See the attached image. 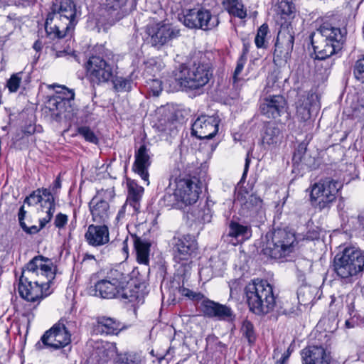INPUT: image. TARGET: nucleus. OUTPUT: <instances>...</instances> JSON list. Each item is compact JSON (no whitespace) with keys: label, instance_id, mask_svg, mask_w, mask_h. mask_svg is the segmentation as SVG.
<instances>
[{"label":"nucleus","instance_id":"obj_1","mask_svg":"<svg viewBox=\"0 0 364 364\" xmlns=\"http://www.w3.org/2000/svg\"><path fill=\"white\" fill-rule=\"evenodd\" d=\"M55 272L56 267L50 259L41 255L34 257L22 270L18 285L20 296L29 302L47 296Z\"/></svg>","mask_w":364,"mask_h":364},{"label":"nucleus","instance_id":"obj_2","mask_svg":"<svg viewBox=\"0 0 364 364\" xmlns=\"http://www.w3.org/2000/svg\"><path fill=\"white\" fill-rule=\"evenodd\" d=\"M77 23V11L72 0H60L53 4L46 20L45 29L51 38H63Z\"/></svg>","mask_w":364,"mask_h":364},{"label":"nucleus","instance_id":"obj_3","mask_svg":"<svg viewBox=\"0 0 364 364\" xmlns=\"http://www.w3.org/2000/svg\"><path fill=\"white\" fill-rule=\"evenodd\" d=\"M346 31L325 21L309 38L316 58L318 60L326 59L341 50L345 41Z\"/></svg>","mask_w":364,"mask_h":364},{"label":"nucleus","instance_id":"obj_4","mask_svg":"<svg viewBox=\"0 0 364 364\" xmlns=\"http://www.w3.org/2000/svg\"><path fill=\"white\" fill-rule=\"evenodd\" d=\"M250 310L257 315L272 311L276 306L273 287L267 280H254L245 287Z\"/></svg>","mask_w":364,"mask_h":364},{"label":"nucleus","instance_id":"obj_5","mask_svg":"<svg viewBox=\"0 0 364 364\" xmlns=\"http://www.w3.org/2000/svg\"><path fill=\"white\" fill-rule=\"evenodd\" d=\"M333 270L340 278L351 282L364 270V252L354 246L345 247L335 256Z\"/></svg>","mask_w":364,"mask_h":364},{"label":"nucleus","instance_id":"obj_6","mask_svg":"<svg viewBox=\"0 0 364 364\" xmlns=\"http://www.w3.org/2000/svg\"><path fill=\"white\" fill-rule=\"evenodd\" d=\"M169 188L163 197L164 203L167 206H173L181 202L185 205H191L196 203L201 193L199 181L196 178L183 177L176 178L175 188Z\"/></svg>","mask_w":364,"mask_h":364},{"label":"nucleus","instance_id":"obj_7","mask_svg":"<svg viewBox=\"0 0 364 364\" xmlns=\"http://www.w3.org/2000/svg\"><path fill=\"white\" fill-rule=\"evenodd\" d=\"M173 260L177 263V271L186 276L191 270V259L198 249L196 240L190 235L173 237L171 241Z\"/></svg>","mask_w":364,"mask_h":364},{"label":"nucleus","instance_id":"obj_8","mask_svg":"<svg viewBox=\"0 0 364 364\" xmlns=\"http://www.w3.org/2000/svg\"><path fill=\"white\" fill-rule=\"evenodd\" d=\"M297 244L294 232L279 229L273 232L271 240L267 241L263 251L272 258H286L295 251Z\"/></svg>","mask_w":364,"mask_h":364},{"label":"nucleus","instance_id":"obj_9","mask_svg":"<svg viewBox=\"0 0 364 364\" xmlns=\"http://www.w3.org/2000/svg\"><path fill=\"white\" fill-rule=\"evenodd\" d=\"M341 188L340 183L330 178L315 183L311 187L310 200L312 205L319 210L329 207L336 200Z\"/></svg>","mask_w":364,"mask_h":364},{"label":"nucleus","instance_id":"obj_10","mask_svg":"<svg viewBox=\"0 0 364 364\" xmlns=\"http://www.w3.org/2000/svg\"><path fill=\"white\" fill-rule=\"evenodd\" d=\"M181 20L184 26L189 28L203 31L213 29L219 24L218 16L212 15L210 10L204 8L185 10Z\"/></svg>","mask_w":364,"mask_h":364},{"label":"nucleus","instance_id":"obj_11","mask_svg":"<svg viewBox=\"0 0 364 364\" xmlns=\"http://www.w3.org/2000/svg\"><path fill=\"white\" fill-rule=\"evenodd\" d=\"M146 33L148 43L158 50L180 36L179 29L164 21L148 24Z\"/></svg>","mask_w":364,"mask_h":364},{"label":"nucleus","instance_id":"obj_12","mask_svg":"<svg viewBox=\"0 0 364 364\" xmlns=\"http://www.w3.org/2000/svg\"><path fill=\"white\" fill-rule=\"evenodd\" d=\"M183 76L185 89L196 90L205 85L212 75L210 66L204 63H194L189 67L180 65Z\"/></svg>","mask_w":364,"mask_h":364},{"label":"nucleus","instance_id":"obj_13","mask_svg":"<svg viewBox=\"0 0 364 364\" xmlns=\"http://www.w3.org/2000/svg\"><path fill=\"white\" fill-rule=\"evenodd\" d=\"M126 274L121 269H111L105 279L95 285V295L103 299H113L119 296V289L125 283Z\"/></svg>","mask_w":364,"mask_h":364},{"label":"nucleus","instance_id":"obj_14","mask_svg":"<svg viewBox=\"0 0 364 364\" xmlns=\"http://www.w3.org/2000/svg\"><path fill=\"white\" fill-rule=\"evenodd\" d=\"M86 74L94 85H100L112 80L113 66L100 55H92L85 64Z\"/></svg>","mask_w":364,"mask_h":364},{"label":"nucleus","instance_id":"obj_15","mask_svg":"<svg viewBox=\"0 0 364 364\" xmlns=\"http://www.w3.org/2000/svg\"><path fill=\"white\" fill-rule=\"evenodd\" d=\"M24 203L28 205L41 203V210L38 213H46L44 217L39 218L41 228H44L50 221L55 210L54 198L51 192L47 188H38L33 191L26 198Z\"/></svg>","mask_w":364,"mask_h":364},{"label":"nucleus","instance_id":"obj_16","mask_svg":"<svg viewBox=\"0 0 364 364\" xmlns=\"http://www.w3.org/2000/svg\"><path fill=\"white\" fill-rule=\"evenodd\" d=\"M41 341L45 346L58 349L70 343V333L64 321L60 320L43 334Z\"/></svg>","mask_w":364,"mask_h":364},{"label":"nucleus","instance_id":"obj_17","mask_svg":"<svg viewBox=\"0 0 364 364\" xmlns=\"http://www.w3.org/2000/svg\"><path fill=\"white\" fill-rule=\"evenodd\" d=\"M220 120L215 116L201 115L192 124V134L200 139H209L218 132Z\"/></svg>","mask_w":364,"mask_h":364},{"label":"nucleus","instance_id":"obj_18","mask_svg":"<svg viewBox=\"0 0 364 364\" xmlns=\"http://www.w3.org/2000/svg\"><path fill=\"white\" fill-rule=\"evenodd\" d=\"M295 35L296 29L294 22L285 21L282 23L277 34L276 50L281 48L282 49L281 52L286 54L291 53L294 48Z\"/></svg>","mask_w":364,"mask_h":364},{"label":"nucleus","instance_id":"obj_19","mask_svg":"<svg viewBox=\"0 0 364 364\" xmlns=\"http://www.w3.org/2000/svg\"><path fill=\"white\" fill-rule=\"evenodd\" d=\"M320 109L318 96L314 92H308L302 95L296 105V115L301 121L310 119L311 113Z\"/></svg>","mask_w":364,"mask_h":364},{"label":"nucleus","instance_id":"obj_20","mask_svg":"<svg viewBox=\"0 0 364 364\" xmlns=\"http://www.w3.org/2000/svg\"><path fill=\"white\" fill-rule=\"evenodd\" d=\"M286 107V100L281 95H272L262 100L259 109L262 115L269 119H276L281 116Z\"/></svg>","mask_w":364,"mask_h":364},{"label":"nucleus","instance_id":"obj_21","mask_svg":"<svg viewBox=\"0 0 364 364\" xmlns=\"http://www.w3.org/2000/svg\"><path fill=\"white\" fill-rule=\"evenodd\" d=\"M135 161L133 165V170L144 181L146 186L149 185V174L148 168L151 165V158L149 149L146 145H141L138 150L135 151Z\"/></svg>","mask_w":364,"mask_h":364},{"label":"nucleus","instance_id":"obj_22","mask_svg":"<svg viewBox=\"0 0 364 364\" xmlns=\"http://www.w3.org/2000/svg\"><path fill=\"white\" fill-rule=\"evenodd\" d=\"M303 364H330L331 355L323 347L309 346L301 351Z\"/></svg>","mask_w":364,"mask_h":364},{"label":"nucleus","instance_id":"obj_23","mask_svg":"<svg viewBox=\"0 0 364 364\" xmlns=\"http://www.w3.org/2000/svg\"><path fill=\"white\" fill-rule=\"evenodd\" d=\"M50 117L55 121H61L70 117L71 105L60 97H50L46 104Z\"/></svg>","mask_w":364,"mask_h":364},{"label":"nucleus","instance_id":"obj_24","mask_svg":"<svg viewBox=\"0 0 364 364\" xmlns=\"http://www.w3.org/2000/svg\"><path fill=\"white\" fill-rule=\"evenodd\" d=\"M85 238L89 245L99 247L109 241V229L106 225H90L85 234Z\"/></svg>","mask_w":364,"mask_h":364},{"label":"nucleus","instance_id":"obj_25","mask_svg":"<svg viewBox=\"0 0 364 364\" xmlns=\"http://www.w3.org/2000/svg\"><path fill=\"white\" fill-rule=\"evenodd\" d=\"M89 207L94 222L102 223L109 219L111 212L107 201L95 196L90 200Z\"/></svg>","mask_w":364,"mask_h":364},{"label":"nucleus","instance_id":"obj_26","mask_svg":"<svg viewBox=\"0 0 364 364\" xmlns=\"http://www.w3.org/2000/svg\"><path fill=\"white\" fill-rule=\"evenodd\" d=\"M283 134L278 126L273 122L267 123L262 135V144L268 148H274L282 143Z\"/></svg>","mask_w":364,"mask_h":364},{"label":"nucleus","instance_id":"obj_27","mask_svg":"<svg viewBox=\"0 0 364 364\" xmlns=\"http://www.w3.org/2000/svg\"><path fill=\"white\" fill-rule=\"evenodd\" d=\"M136 260L139 263L148 264L149 262L151 243L146 239L132 235Z\"/></svg>","mask_w":364,"mask_h":364},{"label":"nucleus","instance_id":"obj_28","mask_svg":"<svg viewBox=\"0 0 364 364\" xmlns=\"http://www.w3.org/2000/svg\"><path fill=\"white\" fill-rule=\"evenodd\" d=\"M129 275L126 274L125 283L119 289L117 298L127 300L129 302L140 301L139 287L133 282H129Z\"/></svg>","mask_w":364,"mask_h":364},{"label":"nucleus","instance_id":"obj_29","mask_svg":"<svg viewBox=\"0 0 364 364\" xmlns=\"http://www.w3.org/2000/svg\"><path fill=\"white\" fill-rule=\"evenodd\" d=\"M121 330L120 323L109 317H99L97 320L95 331L98 333L108 334H117Z\"/></svg>","mask_w":364,"mask_h":364},{"label":"nucleus","instance_id":"obj_30","mask_svg":"<svg viewBox=\"0 0 364 364\" xmlns=\"http://www.w3.org/2000/svg\"><path fill=\"white\" fill-rule=\"evenodd\" d=\"M128 196L127 202L133 205L134 210H139L140 200L144 193V188L139 186L134 181H127Z\"/></svg>","mask_w":364,"mask_h":364},{"label":"nucleus","instance_id":"obj_31","mask_svg":"<svg viewBox=\"0 0 364 364\" xmlns=\"http://www.w3.org/2000/svg\"><path fill=\"white\" fill-rule=\"evenodd\" d=\"M178 73L183 74L181 65H179L172 73L166 77L164 83V87L167 92H175L180 89H185L184 77L179 76Z\"/></svg>","mask_w":364,"mask_h":364},{"label":"nucleus","instance_id":"obj_32","mask_svg":"<svg viewBox=\"0 0 364 364\" xmlns=\"http://www.w3.org/2000/svg\"><path fill=\"white\" fill-rule=\"evenodd\" d=\"M228 235L236 240L237 242H243L252 236L250 227L231 222L229 225Z\"/></svg>","mask_w":364,"mask_h":364},{"label":"nucleus","instance_id":"obj_33","mask_svg":"<svg viewBox=\"0 0 364 364\" xmlns=\"http://www.w3.org/2000/svg\"><path fill=\"white\" fill-rule=\"evenodd\" d=\"M223 5L229 14L240 18H244L247 16L246 10L240 0H224Z\"/></svg>","mask_w":364,"mask_h":364},{"label":"nucleus","instance_id":"obj_34","mask_svg":"<svg viewBox=\"0 0 364 364\" xmlns=\"http://www.w3.org/2000/svg\"><path fill=\"white\" fill-rule=\"evenodd\" d=\"M97 353L102 363L107 362L109 360L114 358L117 355V348L114 343H106L101 348H98Z\"/></svg>","mask_w":364,"mask_h":364},{"label":"nucleus","instance_id":"obj_35","mask_svg":"<svg viewBox=\"0 0 364 364\" xmlns=\"http://www.w3.org/2000/svg\"><path fill=\"white\" fill-rule=\"evenodd\" d=\"M164 68V64L161 61L155 58H150L145 63L144 74L146 77H155Z\"/></svg>","mask_w":364,"mask_h":364},{"label":"nucleus","instance_id":"obj_36","mask_svg":"<svg viewBox=\"0 0 364 364\" xmlns=\"http://www.w3.org/2000/svg\"><path fill=\"white\" fill-rule=\"evenodd\" d=\"M219 303L205 298L200 303V309L201 312L207 317L214 318L215 316Z\"/></svg>","mask_w":364,"mask_h":364},{"label":"nucleus","instance_id":"obj_37","mask_svg":"<svg viewBox=\"0 0 364 364\" xmlns=\"http://www.w3.org/2000/svg\"><path fill=\"white\" fill-rule=\"evenodd\" d=\"M233 311L226 305L219 304L214 318L218 320L232 321L235 319Z\"/></svg>","mask_w":364,"mask_h":364},{"label":"nucleus","instance_id":"obj_38","mask_svg":"<svg viewBox=\"0 0 364 364\" xmlns=\"http://www.w3.org/2000/svg\"><path fill=\"white\" fill-rule=\"evenodd\" d=\"M53 87H57L56 95L53 96L52 97H60L63 101H67L69 105H71L70 102L75 98V92L73 90L68 89L65 86L61 85H52Z\"/></svg>","mask_w":364,"mask_h":364},{"label":"nucleus","instance_id":"obj_39","mask_svg":"<svg viewBox=\"0 0 364 364\" xmlns=\"http://www.w3.org/2000/svg\"><path fill=\"white\" fill-rule=\"evenodd\" d=\"M277 6V11L282 15L289 16L295 11L292 0H274Z\"/></svg>","mask_w":364,"mask_h":364},{"label":"nucleus","instance_id":"obj_40","mask_svg":"<svg viewBox=\"0 0 364 364\" xmlns=\"http://www.w3.org/2000/svg\"><path fill=\"white\" fill-rule=\"evenodd\" d=\"M269 33V28L266 23L262 24L257 30V33L255 36V43L258 48H266L267 41L266 37Z\"/></svg>","mask_w":364,"mask_h":364},{"label":"nucleus","instance_id":"obj_41","mask_svg":"<svg viewBox=\"0 0 364 364\" xmlns=\"http://www.w3.org/2000/svg\"><path fill=\"white\" fill-rule=\"evenodd\" d=\"M241 333L245 336L250 343L255 342L256 335L253 324L248 320H245L242 322L241 327Z\"/></svg>","mask_w":364,"mask_h":364},{"label":"nucleus","instance_id":"obj_42","mask_svg":"<svg viewBox=\"0 0 364 364\" xmlns=\"http://www.w3.org/2000/svg\"><path fill=\"white\" fill-rule=\"evenodd\" d=\"M178 292L181 296L188 298L193 302H202V301L205 298L202 293L194 291L184 287H181L178 289Z\"/></svg>","mask_w":364,"mask_h":364},{"label":"nucleus","instance_id":"obj_43","mask_svg":"<svg viewBox=\"0 0 364 364\" xmlns=\"http://www.w3.org/2000/svg\"><path fill=\"white\" fill-rule=\"evenodd\" d=\"M240 200L244 203L243 205L248 209L258 208L262 206V200L256 195L251 194L246 196H241Z\"/></svg>","mask_w":364,"mask_h":364},{"label":"nucleus","instance_id":"obj_44","mask_svg":"<svg viewBox=\"0 0 364 364\" xmlns=\"http://www.w3.org/2000/svg\"><path fill=\"white\" fill-rule=\"evenodd\" d=\"M139 212V210H134L133 205H131L128 202H125V203L121 207L118 213L116 216L115 220L117 223H122L123 220L125 218L126 215H134Z\"/></svg>","mask_w":364,"mask_h":364},{"label":"nucleus","instance_id":"obj_45","mask_svg":"<svg viewBox=\"0 0 364 364\" xmlns=\"http://www.w3.org/2000/svg\"><path fill=\"white\" fill-rule=\"evenodd\" d=\"M23 77V73H17L13 74L8 80L6 87L9 92H16L18 90Z\"/></svg>","mask_w":364,"mask_h":364},{"label":"nucleus","instance_id":"obj_46","mask_svg":"<svg viewBox=\"0 0 364 364\" xmlns=\"http://www.w3.org/2000/svg\"><path fill=\"white\" fill-rule=\"evenodd\" d=\"M355 78L361 83H364V55L358 58L353 67Z\"/></svg>","mask_w":364,"mask_h":364},{"label":"nucleus","instance_id":"obj_47","mask_svg":"<svg viewBox=\"0 0 364 364\" xmlns=\"http://www.w3.org/2000/svg\"><path fill=\"white\" fill-rule=\"evenodd\" d=\"M120 362L124 364H145V360L140 353H132L125 354L120 358Z\"/></svg>","mask_w":364,"mask_h":364},{"label":"nucleus","instance_id":"obj_48","mask_svg":"<svg viewBox=\"0 0 364 364\" xmlns=\"http://www.w3.org/2000/svg\"><path fill=\"white\" fill-rule=\"evenodd\" d=\"M113 81L114 87L118 92L129 91L131 89V80L122 77H116Z\"/></svg>","mask_w":364,"mask_h":364},{"label":"nucleus","instance_id":"obj_49","mask_svg":"<svg viewBox=\"0 0 364 364\" xmlns=\"http://www.w3.org/2000/svg\"><path fill=\"white\" fill-rule=\"evenodd\" d=\"M146 86L155 96H158L162 90L164 89L163 82L156 78H148Z\"/></svg>","mask_w":364,"mask_h":364},{"label":"nucleus","instance_id":"obj_50","mask_svg":"<svg viewBox=\"0 0 364 364\" xmlns=\"http://www.w3.org/2000/svg\"><path fill=\"white\" fill-rule=\"evenodd\" d=\"M77 133L89 142L93 144H97L98 142V138L88 127L83 126L78 127Z\"/></svg>","mask_w":364,"mask_h":364},{"label":"nucleus","instance_id":"obj_51","mask_svg":"<svg viewBox=\"0 0 364 364\" xmlns=\"http://www.w3.org/2000/svg\"><path fill=\"white\" fill-rule=\"evenodd\" d=\"M184 348V345L181 341H175L173 340L171 343V346L167 350L166 356H177L180 355V350Z\"/></svg>","mask_w":364,"mask_h":364},{"label":"nucleus","instance_id":"obj_52","mask_svg":"<svg viewBox=\"0 0 364 364\" xmlns=\"http://www.w3.org/2000/svg\"><path fill=\"white\" fill-rule=\"evenodd\" d=\"M95 196H99L102 200H105L109 203V201L112 200L115 196L114 188H109L106 190L102 189L97 192Z\"/></svg>","mask_w":364,"mask_h":364},{"label":"nucleus","instance_id":"obj_53","mask_svg":"<svg viewBox=\"0 0 364 364\" xmlns=\"http://www.w3.org/2000/svg\"><path fill=\"white\" fill-rule=\"evenodd\" d=\"M246 61H247V58H244V57H240L239 59L237 60V66L234 71V75H233V80L235 82L238 80V79H239L238 77L241 74V73L244 68V65L246 63Z\"/></svg>","mask_w":364,"mask_h":364},{"label":"nucleus","instance_id":"obj_54","mask_svg":"<svg viewBox=\"0 0 364 364\" xmlns=\"http://www.w3.org/2000/svg\"><path fill=\"white\" fill-rule=\"evenodd\" d=\"M68 218L65 214L61 213L56 215L54 224L58 228H63L67 224Z\"/></svg>","mask_w":364,"mask_h":364},{"label":"nucleus","instance_id":"obj_55","mask_svg":"<svg viewBox=\"0 0 364 364\" xmlns=\"http://www.w3.org/2000/svg\"><path fill=\"white\" fill-rule=\"evenodd\" d=\"M127 0H106V6L114 10L119 9L126 4Z\"/></svg>","mask_w":364,"mask_h":364},{"label":"nucleus","instance_id":"obj_56","mask_svg":"<svg viewBox=\"0 0 364 364\" xmlns=\"http://www.w3.org/2000/svg\"><path fill=\"white\" fill-rule=\"evenodd\" d=\"M39 223H41V222L39 221ZM21 227L22 228V229L27 233L28 234H35V233H37L41 229H42L43 228L41 227V225H39V227L36 226V225H31L30 227L27 226L26 224L25 223V222H21Z\"/></svg>","mask_w":364,"mask_h":364},{"label":"nucleus","instance_id":"obj_57","mask_svg":"<svg viewBox=\"0 0 364 364\" xmlns=\"http://www.w3.org/2000/svg\"><path fill=\"white\" fill-rule=\"evenodd\" d=\"M342 301L343 298L341 296H339L338 298H336L335 296H331L330 307L333 309V306H335L336 307L335 310L338 312L343 307Z\"/></svg>","mask_w":364,"mask_h":364},{"label":"nucleus","instance_id":"obj_58","mask_svg":"<svg viewBox=\"0 0 364 364\" xmlns=\"http://www.w3.org/2000/svg\"><path fill=\"white\" fill-rule=\"evenodd\" d=\"M212 213H213V211H212L211 208H206V209L204 210L203 215L200 216L201 220L204 223H209L212 218Z\"/></svg>","mask_w":364,"mask_h":364},{"label":"nucleus","instance_id":"obj_59","mask_svg":"<svg viewBox=\"0 0 364 364\" xmlns=\"http://www.w3.org/2000/svg\"><path fill=\"white\" fill-rule=\"evenodd\" d=\"M250 159H249V156H247L245 159V164L243 174L242 176V180L245 179V178L247 176V171L249 169V166H250Z\"/></svg>","mask_w":364,"mask_h":364},{"label":"nucleus","instance_id":"obj_60","mask_svg":"<svg viewBox=\"0 0 364 364\" xmlns=\"http://www.w3.org/2000/svg\"><path fill=\"white\" fill-rule=\"evenodd\" d=\"M250 43L244 42L243 43V48H242V53L240 55V57L247 58V55L249 53L250 50Z\"/></svg>","mask_w":364,"mask_h":364},{"label":"nucleus","instance_id":"obj_61","mask_svg":"<svg viewBox=\"0 0 364 364\" xmlns=\"http://www.w3.org/2000/svg\"><path fill=\"white\" fill-rule=\"evenodd\" d=\"M26 213V212L24 210V207L21 206L18 213V220L20 223V225H21V222H24L23 220L25 218Z\"/></svg>","mask_w":364,"mask_h":364},{"label":"nucleus","instance_id":"obj_62","mask_svg":"<svg viewBox=\"0 0 364 364\" xmlns=\"http://www.w3.org/2000/svg\"><path fill=\"white\" fill-rule=\"evenodd\" d=\"M345 326L346 328H353L355 326V322L353 319H348L345 322Z\"/></svg>","mask_w":364,"mask_h":364},{"label":"nucleus","instance_id":"obj_63","mask_svg":"<svg viewBox=\"0 0 364 364\" xmlns=\"http://www.w3.org/2000/svg\"><path fill=\"white\" fill-rule=\"evenodd\" d=\"M60 187H61V181H60V177H58L53 183V190L54 191L55 189H59V188H60Z\"/></svg>","mask_w":364,"mask_h":364},{"label":"nucleus","instance_id":"obj_64","mask_svg":"<svg viewBox=\"0 0 364 364\" xmlns=\"http://www.w3.org/2000/svg\"><path fill=\"white\" fill-rule=\"evenodd\" d=\"M358 222L362 228L364 227V213L358 215Z\"/></svg>","mask_w":364,"mask_h":364}]
</instances>
